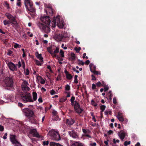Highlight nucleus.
Listing matches in <instances>:
<instances>
[{
    "mask_svg": "<svg viewBox=\"0 0 146 146\" xmlns=\"http://www.w3.org/2000/svg\"><path fill=\"white\" fill-rule=\"evenodd\" d=\"M56 47L54 46H51L47 48V50L48 52L51 54H52L51 52H53L54 50L55 49Z\"/></svg>",
    "mask_w": 146,
    "mask_h": 146,
    "instance_id": "obj_22",
    "label": "nucleus"
},
{
    "mask_svg": "<svg viewBox=\"0 0 146 146\" xmlns=\"http://www.w3.org/2000/svg\"><path fill=\"white\" fill-rule=\"evenodd\" d=\"M58 27L60 29L63 28L64 26V23L62 19L60 20L59 18V16L54 18L53 21H52V26L53 28L55 27L56 26V23Z\"/></svg>",
    "mask_w": 146,
    "mask_h": 146,
    "instance_id": "obj_2",
    "label": "nucleus"
},
{
    "mask_svg": "<svg viewBox=\"0 0 146 146\" xmlns=\"http://www.w3.org/2000/svg\"><path fill=\"white\" fill-rule=\"evenodd\" d=\"M74 109L77 113H80L82 111V110L80 108V106L76 102H73Z\"/></svg>",
    "mask_w": 146,
    "mask_h": 146,
    "instance_id": "obj_11",
    "label": "nucleus"
},
{
    "mask_svg": "<svg viewBox=\"0 0 146 146\" xmlns=\"http://www.w3.org/2000/svg\"><path fill=\"white\" fill-rule=\"evenodd\" d=\"M118 135L120 139L122 141H123L125 136V133L124 132H119L118 133Z\"/></svg>",
    "mask_w": 146,
    "mask_h": 146,
    "instance_id": "obj_18",
    "label": "nucleus"
},
{
    "mask_svg": "<svg viewBox=\"0 0 146 146\" xmlns=\"http://www.w3.org/2000/svg\"><path fill=\"white\" fill-rule=\"evenodd\" d=\"M65 93L67 94V95L66 96V97H69L70 96V92L68 91H66L65 92Z\"/></svg>",
    "mask_w": 146,
    "mask_h": 146,
    "instance_id": "obj_51",
    "label": "nucleus"
},
{
    "mask_svg": "<svg viewBox=\"0 0 146 146\" xmlns=\"http://www.w3.org/2000/svg\"><path fill=\"white\" fill-rule=\"evenodd\" d=\"M49 144L48 141H44L42 142V144L44 146L47 145Z\"/></svg>",
    "mask_w": 146,
    "mask_h": 146,
    "instance_id": "obj_38",
    "label": "nucleus"
},
{
    "mask_svg": "<svg viewBox=\"0 0 146 146\" xmlns=\"http://www.w3.org/2000/svg\"><path fill=\"white\" fill-rule=\"evenodd\" d=\"M9 69L12 71L16 70L17 69V66L11 62L7 63Z\"/></svg>",
    "mask_w": 146,
    "mask_h": 146,
    "instance_id": "obj_14",
    "label": "nucleus"
},
{
    "mask_svg": "<svg viewBox=\"0 0 146 146\" xmlns=\"http://www.w3.org/2000/svg\"><path fill=\"white\" fill-rule=\"evenodd\" d=\"M44 25L40 23H38L37 24V25L39 28L42 31H44L46 33H48L50 31V27H53L52 26V22L50 23V25H48V24Z\"/></svg>",
    "mask_w": 146,
    "mask_h": 146,
    "instance_id": "obj_4",
    "label": "nucleus"
},
{
    "mask_svg": "<svg viewBox=\"0 0 146 146\" xmlns=\"http://www.w3.org/2000/svg\"><path fill=\"white\" fill-rule=\"evenodd\" d=\"M66 100V98H62L60 99V102H65Z\"/></svg>",
    "mask_w": 146,
    "mask_h": 146,
    "instance_id": "obj_49",
    "label": "nucleus"
},
{
    "mask_svg": "<svg viewBox=\"0 0 146 146\" xmlns=\"http://www.w3.org/2000/svg\"><path fill=\"white\" fill-rule=\"evenodd\" d=\"M56 80H61V77L60 76V75H58L56 78Z\"/></svg>",
    "mask_w": 146,
    "mask_h": 146,
    "instance_id": "obj_62",
    "label": "nucleus"
},
{
    "mask_svg": "<svg viewBox=\"0 0 146 146\" xmlns=\"http://www.w3.org/2000/svg\"><path fill=\"white\" fill-rule=\"evenodd\" d=\"M96 84L98 86H100L101 85V83L100 82H98Z\"/></svg>",
    "mask_w": 146,
    "mask_h": 146,
    "instance_id": "obj_61",
    "label": "nucleus"
},
{
    "mask_svg": "<svg viewBox=\"0 0 146 146\" xmlns=\"http://www.w3.org/2000/svg\"><path fill=\"white\" fill-rule=\"evenodd\" d=\"M84 63H85V64L88 65V64L89 63H90V61H89V60H88Z\"/></svg>",
    "mask_w": 146,
    "mask_h": 146,
    "instance_id": "obj_64",
    "label": "nucleus"
},
{
    "mask_svg": "<svg viewBox=\"0 0 146 146\" xmlns=\"http://www.w3.org/2000/svg\"><path fill=\"white\" fill-rule=\"evenodd\" d=\"M50 94L51 95H53L56 94L57 93L53 90H51L50 92Z\"/></svg>",
    "mask_w": 146,
    "mask_h": 146,
    "instance_id": "obj_41",
    "label": "nucleus"
},
{
    "mask_svg": "<svg viewBox=\"0 0 146 146\" xmlns=\"http://www.w3.org/2000/svg\"><path fill=\"white\" fill-rule=\"evenodd\" d=\"M82 131L84 133H85V134H87V133H89L90 132V131L84 129H83Z\"/></svg>",
    "mask_w": 146,
    "mask_h": 146,
    "instance_id": "obj_35",
    "label": "nucleus"
},
{
    "mask_svg": "<svg viewBox=\"0 0 146 146\" xmlns=\"http://www.w3.org/2000/svg\"><path fill=\"white\" fill-rule=\"evenodd\" d=\"M4 25H7L9 26V25L11 24V22L8 20L6 19L5 20L3 21Z\"/></svg>",
    "mask_w": 146,
    "mask_h": 146,
    "instance_id": "obj_26",
    "label": "nucleus"
},
{
    "mask_svg": "<svg viewBox=\"0 0 146 146\" xmlns=\"http://www.w3.org/2000/svg\"><path fill=\"white\" fill-rule=\"evenodd\" d=\"M37 79L40 83L42 84H44L45 83V81L40 76H38L37 77Z\"/></svg>",
    "mask_w": 146,
    "mask_h": 146,
    "instance_id": "obj_21",
    "label": "nucleus"
},
{
    "mask_svg": "<svg viewBox=\"0 0 146 146\" xmlns=\"http://www.w3.org/2000/svg\"><path fill=\"white\" fill-rule=\"evenodd\" d=\"M4 129V128L3 126L1 125H0V131H3Z\"/></svg>",
    "mask_w": 146,
    "mask_h": 146,
    "instance_id": "obj_52",
    "label": "nucleus"
},
{
    "mask_svg": "<svg viewBox=\"0 0 146 146\" xmlns=\"http://www.w3.org/2000/svg\"><path fill=\"white\" fill-rule=\"evenodd\" d=\"M4 82L5 86L12 87L13 86V80L10 78L6 77L4 80Z\"/></svg>",
    "mask_w": 146,
    "mask_h": 146,
    "instance_id": "obj_8",
    "label": "nucleus"
},
{
    "mask_svg": "<svg viewBox=\"0 0 146 146\" xmlns=\"http://www.w3.org/2000/svg\"><path fill=\"white\" fill-rule=\"evenodd\" d=\"M90 70L93 71L95 70L96 68V66L94 65L92 63H91L89 65Z\"/></svg>",
    "mask_w": 146,
    "mask_h": 146,
    "instance_id": "obj_24",
    "label": "nucleus"
},
{
    "mask_svg": "<svg viewBox=\"0 0 146 146\" xmlns=\"http://www.w3.org/2000/svg\"><path fill=\"white\" fill-rule=\"evenodd\" d=\"M18 106L20 107H22L23 106V105L21 103L19 102L18 104Z\"/></svg>",
    "mask_w": 146,
    "mask_h": 146,
    "instance_id": "obj_54",
    "label": "nucleus"
},
{
    "mask_svg": "<svg viewBox=\"0 0 146 146\" xmlns=\"http://www.w3.org/2000/svg\"><path fill=\"white\" fill-rule=\"evenodd\" d=\"M25 116L29 118L36 117L34 111L31 109L28 108H25L22 110Z\"/></svg>",
    "mask_w": 146,
    "mask_h": 146,
    "instance_id": "obj_3",
    "label": "nucleus"
},
{
    "mask_svg": "<svg viewBox=\"0 0 146 146\" xmlns=\"http://www.w3.org/2000/svg\"><path fill=\"white\" fill-rule=\"evenodd\" d=\"M37 93L36 92H33V98L32 99H33V102L34 101H35L37 100Z\"/></svg>",
    "mask_w": 146,
    "mask_h": 146,
    "instance_id": "obj_23",
    "label": "nucleus"
},
{
    "mask_svg": "<svg viewBox=\"0 0 146 146\" xmlns=\"http://www.w3.org/2000/svg\"><path fill=\"white\" fill-rule=\"evenodd\" d=\"M130 143L131 142L130 141H125L124 142V145L125 146H127L128 145H129L130 144Z\"/></svg>",
    "mask_w": 146,
    "mask_h": 146,
    "instance_id": "obj_47",
    "label": "nucleus"
},
{
    "mask_svg": "<svg viewBox=\"0 0 146 146\" xmlns=\"http://www.w3.org/2000/svg\"><path fill=\"white\" fill-rule=\"evenodd\" d=\"M29 85L28 82L25 80H23V82L21 85L22 89L23 92H27L30 89L29 87Z\"/></svg>",
    "mask_w": 146,
    "mask_h": 146,
    "instance_id": "obj_9",
    "label": "nucleus"
},
{
    "mask_svg": "<svg viewBox=\"0 0 146 146\" xmlns=\"http://www.w3.org/2000/svg\"><path fill=\"white\" fill-rule=\"evenodd\" d=\"M91 72H92L93 73H94V74H96L97 75H100V72L98 71H96L95 70H94L93 71H92L91 70Z\"/></svg>",
    "mask_w": 146,
    "mask_h": 146,
    "instance_id": "obj_30",
    "label": "nucleus"
},
{
    "mask_svg": "<svg viewBox=\"0 0 146 146\" xmlns=\"http://www.w3.org/2000/svg\"><path fill=\"white\" fill-rule=\"evenodd\" d=\"M78 77V76L76 75H75L74 76V82L76 84H77L78 82V80H77Z\"/></svg>",
    "mask_w": 146,
    "mask_h": 146,
    "instance_id": "obj_39",
    "label": "nucleus"
},
{
    "mask_svg": "<svg viewBox=\"0 0 146 146\" xmlns=\"http://www.w3.org/2000/svg\"><path fill=\"white\" fill-rule=\"evenodd\" d=\"M48 11H49L50 15H52L53 13V11L52 9L51 8L49 9Z\"/></svg>",
    "mask_w": 146,
    "mask_h": 146,
    "instance_id": "obj_44",
    "label": "nucleus"
},
{
    "mask_svg": "<svg viewBox=\"0 0 146 146\" xmlns=\"http://www.w3.org/2000/svg\"><path fill=\"white\" fill-rule=\"evenodd\" d=\"M117 117L120 121L123 122L124 120L123 117Z\"/></svg>",
    "mask_w": 146,
    "mask_h": 146,
    "instance_id": "obj_34",
    "label": "nucleus"
},
{
    "mask_svg": "<svg viewBox=\"0 0 146 146\" xmlns=\"http://www.w3.org/2000/svg\"><path fill=\"white\" fill-rule=\"evenodd\" d=\"M81 49V48L80 47H79L78 48L76 47L74 48V50L76 51V52L78 53L79 52Z\"/></svg>",
    "mask_w": 146,
    "mask_h": 146,
    "instance_id": "obj_43",
    "label": "nucleus"
},
{
    "mask_svg": "<svg viewBox=\"0 0 146 146\" xmlns=\"http://www.w3.org/2000/svg\"><path fill=\"white\" fill-rule=\"evenodd\" d=\"M39 61L37 60H35L36 64L38 66H41L42 64L43 63V61H42L41 60H40Z\"/></svg>",
    "mask_w": 146,
    "mask_h": 146,
    "instance_id": "obj_27",
    "label": "nucleus"
},
{
    "mask_svg": "<svg viewBox=\"0 0 146 146\" xmlns=\"http://www.w3.org/2000/svg\"><path fill=\"white\" fill-rule=\"evenodd\" d=\"M113 103L114 104H116L117 103V100L115 97H114L113 99Z\"/></svg>",
    "mask_w": 146,
    "mask_h": 146,
    "instance_id": "obj_48",
    "label": "nucleus"
},
{
    "mask_svg": "<svg viewBox=\"0 0 146 146\" xmlns=\"http://www.w3.org/2000/svg\"><path fill=\"white\" fill-rule=\"evenodd\" d=\"M74 123V121L71 119H67L66 120V123L69 125H71L73 124Z\"/></svg>",
    "mask_w": 146,
    "mask_h": 146,
    "instance_id": "obj_25",
    "label": "nucleus"
},
{
    "mask_svg": "<svg viewBox=\"0 0 146 146\" xmlns=\"http://www.w3.org/2000/svg\"><path fill=\"white\" fill-rule=\"evenodd\" d=\"M123 117L122 113L120 112H119L118 113V115L117 117Z\"/></svg>",
    "mask_w": 146,
    "mask_h": 146,
    "instance_id": "obj_53",
    "label": "nucleus"
},
{
    "mask_svg": "<svg viewBox=\"0 0 146 146\" xmlns=\"http://www.w3.org/2000/svg\"><path fill=\"white\" fill-rule=\"evenodd\" d=\"M24 3L26 9L30 11L33 12L35 9L33 6V3L30 0H25Z\"/></svg>",
    "mask_w": 146,
    "mask_h": 146,
    "instance_id": "obj_7",
    "label": "nucleus"
},
{
    "mask_svg": "<svg viewBox=\"0 0 146 146\" xmlns=\"http://www.w3.org/2000/svg\"><path fill=\"white\" fill-rule=\"evenodd\" d=\"M5 15L9 20V21L11 22V25L13 27H15L17 26V23L15 17L9 13H6Z\"/></svg>",
    "mask_w": 146,
    "mask_h": 146,
    "instance_id": "obj_6",
    "label": "nucleus"
},
{
    "mask_svg": "<svg viewBox=\"0 0 146 146\" xmlns=\"http://www.w3.org/2000/svg\"><path fill=\"white\" fill-rule=\"evenodd\" d=\"M66 78L70 80L72 78V76H71V75L68 73V74H66Z\"/></svg>",
    "mask_w": 146,
    "mask_h": 146,
    "instance_id": "obj_29",
    "label": "nucleus"
},
{
    "mask_svg": "<svg viewBox=\"0 0 146 146\" xmlns=\"http://www.w3.org/2000/svg\"><path fill=\"white\" fill-rule=\"evenodd\" d=\"M52 113L54 115L56 116H57V112L56 111L54 110H53L52 112Z\"/></svg>",
    "mask_w": 146,
    "mask_h": 146,
    "instance_id": "obj_50",
    "label": "nucleus"
},
{
    "mask_svg": "<svg viewBox=\"0 0 146 146\" xmlns=\"http://www.w3.org/2000/svg\"><path fill=\"white\" fill-rule=\"evenodd\" d=\"M75 100V98L74 97H71V99H70V101L72 103L74 102V100Z\"/></svg>",
    "mask_w": 146,
    "mask_h": 146,
    "instance_id": "obj_55",
    "label": "nucleus"
},
{
    "mask_svg": "<svg viewBox=\"0 0 146 146\" xmlns=\"http://www.w3.org/2000/svg\"><path fill=\"white\" fill-rule=\"evenodd\" d=\"M108 141H109L108 140H107L106 141H105L104 142V143H105V144L107 146H108Z\"/></svg>",
    "mask_w": 146,
    "mask_h": 146,
    "instance_id": "obj_59",
    "label": "nucleus"
},
{
    "mask_svg": "<svg viewBox=\"0 0 146 146\" xmlns=\"http://www.w3.org/2000/svg\"><path fill=\"white\" fill-rule=\"evenodd\" d=\"M64 37V36H63L62 35L57 34L55 35L54 38L58 42L61 41Z\"/></svg>",
    "mask_w": 146,
    "mask_h": 146,
    "instance_id": "obj_16",
    "label": "nucleus"
},
{
    "mask_svg": "<svg viewBox=\"0 0 146 146\" xmlns=\"http://www.w3.org/2000/svg\"><path fill=\"white\" fill-rule=\"evenodd\" d=\"M72 69L74 71L76 72V73H78L79 72V71L76 70V68H73Z\"/></svg>",
    "mask_w": 146,
    "mask_h": 146,
    "instance_id": "obj_57",
    "label": "nucleus"
},
{
    "mask_svg": "<svg viewBox=\"0 0 146 146\" xmlns=\"http://www.w3.org/2000/svg\"><path fill=\"white\" fill-rule=\"evenodd\" d=\"M41 21L43 22L44 23L46 24H48L49 25H50V21L49 17L48 16H41L40 17Z\"/></svg>",
    "mask_w": 146,
    "mask_h": 146,
    "instance_id": "obj_12",
    "label": "nucleus"
},
{
    "mask_svg": "<svg viewBox=\"0 0 146 146\" xmlns=\"http://www.w3.org/2000/svg\"><path fill=\"white\" fill-rule=\"evenodd\" d=\"M68 133L70 136L72 137L73 138H78V135L77 132L74 130L69 131Z\"/></svg>",
    "mask_w": 146,
    "mask_h": 146,
    "instance_id": "obj_15",
    "label": "nucleus"
},
{
    "mask_svg": "<svg viewBox=\"0 0 146 146\" xmlns=\"http://www.w3.org/2000/svg\"><path fill=\"white\" fill-rule=\"evenodd\" d=\"M10 138L11 141L15 146H20L21 144L16 140L15 135H11Z\"/></svg>",
    "mask_w": 146,
    "mask_h": 146,
    "instance_id": "obj_10",
    "label": "nucleus"
},
{
    "mask_svg": "<svg viewBox=\"0 0 146 146\" xmlns=\"http://www.w3.org/2000/svg\"><path fill=\"white\" fill-rule=\"evenodd\" d=\"M96 143L95 142H91V143L90 144V146H96Z\"/></svg>",
    "mask_w": 146,
    "mask_h": 146,
    "instance_id": "obj_45",
    "label": "nucleus"
},
{
    "mask_svg": "<svg viewBox=\"0 0 146 146\" xmlns=\"http://www.w3.org/2000/svg\"><path fill=\"white\" fill-rule=\"evenodd\" d=\"M113 142L114 144H116L117 143H119V139L116 140L115 139H114L113 140Z\"/></svg>",
    "mask_w": 146,
    "mask_h": 146,
    "instance_id": "obj_46",
    "label": "nucleus"
},
{
    "mask_svg": "<svg viewBox=\"0 0 146 146\" xmlns=\"http://www.w3.org/2000/svg\"><path fill=\"white\" fill-rule=\"evenodd\" d=\"M71 146H85L84 144L79 142H75L72 143Z\"/></svg>",
    "mask_w": 146,
    "mask_h": 146,
    "instance_id": "obj_19",
    "label": "nucleus"
},
{
    "mask_svg": "<svg viewBox=\"0 0 146 146\" xmlns=\"http://www.w3.org/2000/svg\"><path fill=\"white\" fill-rule=\"evenodd\" d=\"M59 52V48L58 47H56L55 49L53 52H51V55L53 57H56L57 56L56 54Z\"/></svg>",
    "mask_w": 146,
    "mask_h": 146,
    "instance_id": "obj_17",
    "label": "nucleus"
},
{
    "mask_svg": "<svg viewBox=\"0 0 146 146\" xmlns=\"http://www.w3.org/2000/svg\"><path fill=\"white\" fill-rule=\"evenodd\" d=\"M92 89H95L96 88V85L95 84H92Z\"/></svg>",
    "mask_w": 146,
    "mask_h": 146,
    "instance_id": "obj_58",
    "label": "nucleus"
},
{
    "mask_svg": "<svg viewBox=\"0 0 146 146\" xmlns=\"http://www.w3.org/2000/svg\"><path fill=\"white\" fill-rule=\"evenodd\" d=\"M35 55L37 58L40 60H41L42 61H43V58L42 56V54H39L38 52H36Z\"/></svg>",
    "mask_w": 146,
    "mask_h": 146,
    "instance_id": "obj_20",
    "label": "nucleus"
},
{
    "mask_svg": "<svg viewBox=\"0 0 146 146\" xmlns=\"http://www.w3.org/2000/svg\"><path fill=\"white\" fill-rule=\"evenodd\" d=\"M10 100H11V99H9L8 101H6V100H5L4 101L2 100H0V104H3L4 102L7 103V102H9V101H10Z\"/></svg>",
    "mask_w": 146,
    "mask_h": 146,
    "instance_id": "obj_37",
    "label": "nucleus"
},
{
    "mask_svg": "<svg viewBox=\"0 0 146 146\" xmlns=\"http://www.w3.org/2000/svg\"><path fill=\"white\" fill-rule=\"evenodd\" d=\"M106 108V106L104 105H102L100 107L101 110V113L102 114V112Z\"/></svg>",
    "mask_w": 146,
    "mask_h": 146,
    "instance_id": "obj_28",
    "label": "nucleus"
},
{
    "mask_svg": "<svg viewBox=\"0 0 146 146\" xmlns=\"http://www.w3.org/2000/svg\"><path fill=\"white\" fill-rule=\"evenodd\" d=\"M84 136H85V137H87L90 138H91V136L90 135L88 134H85L84 135Z\"/></svg>",
    "mask_w": 146,
    "mask_h": 146,
    "instance_id": "obj_60",
    "label": "nucleus"
},
{
    "mask_svg": "<svg viewBox=\"0 0 146 146\" xmlns=\"http://www.w3.org/2000/svg\"><path fill=\"white\" fill-rule=\"evenodd\" d=\"M91 104L94 106H97V104L95 103L93 100L91 101Z\"/></svg>",
    "mask_w": 146,
    "mask_h": 146,
    "instance_id": "obj_42",
    "label": "nucleus"
},
{
    "mask_svg": "<svg viewBox=\"0 0 146 146\" xmlns=\"http://www.w3.org/2000/svg\"><path fill=\"white\" fill-rule=\"evenodd\" d=\"M4 5L8 9H9V4L7 3L5 1L4 4Z\"/></svg>",
    "mask_w": 146,
    "mask_h": 146,
    "instance_id": "obj_40",
    "label": "nucleus"
},
{
    "mask_svg": "<svg viewBox=\"0 0 146 146\" xmlns=\"http://www.w3.org/2000/svg\"><path fill=\"white\" fill-rule=\"evenodd\" d=\"M30 134L29 135V137L30 138V135H32L34 137H35L37 138H39L40 135L37 132L36 129H32L30 130L29 132Z\"/></svg>",
    "mask_w": 146,
    "mask_h": 146,
    "instance_id": "obj_13",
    "label": "nucleus"
},
{
    "mask_svg": "<svg viewBox=\"0 0 146 146\" xmlns=\"http://www.w3.org/2000/svg\"><path fill=\"white\" fill-rule=\"evenodd\" d=\"M60 54L61 57L63 58L64 57V52L62 50H60Z\"/></svg>",
    "mask_w": 146,
    "mask_h": 146,
    "instance_id": "obj_33",
    "label": "nucleus"
},
{
    "mask_svg": "<svg viewBox=\"0 0 146 146\" xmlns=\"http://www.w3.org/2000/svg\"><path fill=\"white\" fill-rule=\"evenodd\" d=\"M48 135L53 140L58 141L60 139L59 133L55 131L54 130H52L50 131L48 133Z\"/></svg>",
    "mask_w": 146,
    "mask_h": 146,
    "instance_id": "obj_5",
    "label": "nucleus"
},
{
    "mask_svg": "<svg viewBox=\"0 0 146 146\" xmlns=\"http://www.w3.org/2000/svg\"><path fill=\"white\" fill-rule=\"evenodd\" d=\"M7 133H5L4 136H3V138L4 139H7Z\"/></svg>",
    "mask_w": 146,
    "mask_h": 146,
    "instance_id": "obj_63",
    "label": "nucleus"
},
{
    "mask_svg": "<svg viewBox=\"0 0 146 146\" xmlns=\"http://www.w3.org/2000/svg\"><path fill=\"white\" fill-rule=\"evenodd\" d=\"M113 133V131L111 130H109L108 131L107 133L108 135H110Z\"/></svg>",
    "mask_w": 146,
    "mask_h": 146,
    "instance_id": "obj_56",
    "label": "nucleus"
},
{
    "mask_svg": "<svg viewBox=\"0 0 146 146\" xmlns=\"http://www.w3.org/2000/svg\"><path fill=\"white\" fill-rule=\"evenodd\" d=\"M65 89L66 91H68L70 89V86L68 84H67L65 86Z\"/></svg>",
    "mask_w": 146,
    "mask_h": 146,
    "instance_id": "obj_32",
    "label": "nucleus"
},
{
    "mask_svg": "<svg viewBox=\"0 0 146 146\" xmlns=\"http://www.w3.org/2000/svg\"><path fill=\"white\" fill-rule=\"evenodd\" d=\"M21 97L22 101L24 103L33 102L31 96L29 93L23 92L21 94Z\"/></svg>",
    "mask_w": 146,
    "mask_h": 146,
    "instance_id": "obj_1",
    "label": "nucleus"
},
{
    "mask_svg": "<svg viewBox=\"0 0 146 146\" xmlns=\"http://www.w3.org/2000/svg\"><path fill=\"white\" fill-rule=\"evenodd\" d=\"M14 47L15 48H20L21 47V45H19L17 43H15V44L14 45Z\"/></svg>",
    "mask_w": 146,
    "mask_h": 146,
    "instance_id": "obj_36",
    "label": "nucleus"
},
{
    "mask_svg": "<svg viewBox=\"0 0 146 146\" xmlns=\"http://www.w3.org/2000/svg\"><path fill=\"white\" fill-rule=\"evenodd\" d=\"M78 61H79L78 65H84L85 64V63L82 60H80L79 59L78 60Z\"/></svg>",
    "mask_w": 146,
    "mask_h": 146,
    "instance_id": "obj_31",
    "label": "nucleus"
}]
</instances>
